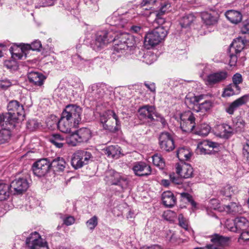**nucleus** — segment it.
<instances>
[{
    "label": "nucleus",
    "instance_id": "1a4fd4ad",
    "mask_svg": "<svg viewBox=\"0 0 249 249\" xmlns=\"http://www.w3.org/2000/svg\"><path fill=\"white\" fill-rule=\"evenodd\" d=\"M158 140L159 147L162 151L170 152L175 148L173 137L168 132H161L159 134Z\"/></svg>",
    "mask_w": 249,
    "mask_h": 249
},
{
    "label": "nucleus",
    "instance_id": "13d9d810",
    "mask_svg": "<svg viewBox=\"0 0 249 249\" xmlns=\"http://www.w3.org/2000/svg\"><path fill=\"white\" fill-rule=\"evenodd\" d=\"M232 84L239 85L242 82V75L238 73L235 74L232 77Z\"/></svg>",
    "mask_w": 249,
    "mask_h": 249
},
{
    "label": "nucleus",
    "instance_id": "3c124183",
    "mask_svg": "<svg viewBox=\"0 0 249 249\" xmlns=\"http://www.w3.org/2000/svg\"><path fill=\"white\" fill-rule=\"evenodd\" d=\"M179 225L187 230L188 229V222L187 220L183 217L182 214H179L178 216Z\"/></svg>",
    "mask_w": 249,
    "mask_h": 249
},
{
    "label": "nucleus",
    "instance_id": "79ce46f5",
    "mask_svg": "<svg viewBox=\"0 0 249 249\" xmlns=\"http://www.w3.org/2000/svg\"><path fill=\"white\" fill-rule=\"evenodd\" d=\"M42 47L41 42L39 40H36L32 42L31 44H24L22 47V51L27 50H32L33 51H39Z\"/></svg>",
    "mask_w": 249,
    "mask_h": 249
},
{
    "label": "nucleus",
    "instance_id": "864d4df0",
    "mask_svg": "<svg viewBox=\"0 0 249 249\" xmlns=\"http://www.w3.org/2000/svg\"><path fill=\"white\" fill-rule=\"evenodd\" d=\"M241 32L242 34L245 35L244 36L249 39V21L244 23L241 27Z\"/></svg>",
    "mask_w": 249,
    "mask_h": 249
},
{
    "label": "nucleus",
    "instance_id": "de8ad7c7",
    "mask_svg": "<svg viewBox=\"0 0 249 249\" xmlns=\"http://www.w3.org/2000/svg\"><path fill=\"white\" fill-rule=\"evenodd\" d=\"M153 164L159 167L160 169H163L165 165V163L163 158L161 156L158 154H155L153 157Z\"/></svg>",
    "mask_w": 249,
    "mask_h": 249
},
{
    "label": "nucleus",
    "instance_id": "a878e982",
    "mask_svg": "<svg viewBox=\"0 0 249 249\" xmlns=\"http://www.w3.org/2000/svg\"><path fill=\"white\" fill-rule=\"evenodd\" d=\"M227 18L231 23L237 24L239 23L242 18V15L239 11L234 10H229L225 13Z\"/></svg>",
    "mask_w": 249,
    "mask_h": 249
},
{
    "label": "nucleus",
    "instance_id": "b1692460",
    "mask_svg": "<svg viewBox=\"0 0 249 249\" xmlns=\"http://www.w3.org/2000/svg\"><path fill=\"white\" fill-rule=\"evenodd\" d=\"M248 96L244 95L242 97L236 99L232 103L230 104L229 106L226 108V111L229 114H233L234 111L239 107L246 104L248 101Z\"/></svg>",
    "mask_w": 249,
    "mask_h": 249
},
{
    "label": "nucleus",
    "instance_id": "a19ab883",
    "mask_svg": "<svg viewBox=\"0 0 249 249\" xmlns=\"http://www.w3.org/2000/svg\"><path fill=\"white\" fill-rule=\"evenodd\" d=\"M195 17L190 14L183 17L180 21V24L182 28L189 27L195 20Z\"/></svg>",
    "mask_w": 249,
    "mask_h": 249
},
{
    "label": "nucleus",
    "instance_id": "412c9836",
    "mask_svg": "<svg viewBox=\"0 0 249 249\" xmlns=\"http://www.w3.org/2000/svg\"><path fill=\"white\" fill-rule=\"evenodd\" d=\"M234 227L230 228L233 232H240L246 230L249 226V222L244 217H237L233 220Z\"/></svg>",
    "mask_w": 249,
    "mask_h": 249
},
{
    "label": "nucleus",
    "instance_id": "6ab92c4d",
    "mask_svg": "<svg viewBox=\"0 0 249 249\" xmlns=\"http://www.w3.org/2000/svg\"><path fill=\"white\" fill-rule=\"evenodd\" d=\"M176 169V173L181 178H187L193 176V168L189 164L177 163Z\"/></svg>",
    "mask_w": 249,
    "mask_h": 249
},
{
    "label": "nucleus",
    "instance_id": "9d476101",
    "mask_svg": "<svg viewBox=\"0 0 249 249\" xmlns=\"http://www.w3.org/2000/svg\"><path fill=\"white\" fill-rule=\"evenodd\" d=\"M140 116L143 118L147 119V123L149 126L158 124V113L156 111L154 107L145 106L139 108Z\"/></svg>",
    "mask_w": 249,
    "mask_h": 249
},
{
    "label": "nucleus",
    "instance_id": "ddd939ff",
    "mask_svg": "<svg viewBox=\"0 0 249 249\" xmlns=\"http://www.w3.org/2000/svg\"><path fill=\"white\" fill-rule=\"evenodd\" d=\"M8 113L17 118L19 121L24 120L25 113L23 106L17 100L11 101L7 106Z\"/></svg>",
    "mask_w": 249,
    "mask_h": 249
},
{
    "label": "nucleus",
    "instance_id": "dca6fc26",
    "mask_svg": "<svg viewBox=\"0 0 249 249\" xmlns=\"http://www.w3.org/2000/svg\"><path fill=\"white\" fill-rule=\"evenodd\" d=\"M19 121L17 118L9 113H5L0 115V125L3 128L10 129L15 126V123Z\"/></svg>",
    "mask_w": 249,
    "mask_h": 249
},
{
    "label": "nucleus",
    "instance_id": "4c0bfd02",
    "mask_svg": "<svg viewBox=\"0 0 249 249\" xmlns=\"http://www.w3.org/2000/svg\"><path fill=\"white\" fill-rule=\"evenodd\" d=\"M221 129L223 130V132L220 134L221 136L226 139H228L235 133L233 127L226 124L221 125Z\"/></svg>",
    "mask_w": 249,
    "mask_h": 249
},
{
    "label": "nucleus",
    "instance_id": "f03ea898",
    "mask_svg": "<svg viewBox=\"0 0 249 249\" xmlns=\"http://www.w3.org/2000/svg\"><path fill=\"white\" fill-rule=\"evenodd\" d=\"M167 31L163 26L156 27L147 33L144 37V44L151 47L158 45L167 36Z\"/></svg>",
    "mask_w": 249,
    "mask_h": 249
},
{
    "label": "nucleus",
    "instance_id": "4be33fe9",
    "mask_svg": "<svg viewBox=\"0 0 249 249\" xmlns=\"http://www.w3.org/2000/svg\"><path fill=\"white\" fill-rule=\"evenodd\" d=\"M133 170L136 176H145L151 174V168L144 162H137L133 167Z\"/></svg>",
    "mask_w": 249,
    "mask_h": 249
},
{
    "label": "nucleus",
    "instance_id": "f704fd0d",
    "mask_svg": "<svg viewBox=\"0 0 249 249\" xmlns=\"http://www.w3.org/2000/svg\"><path fill=\"white\" fill-rule=\"evenodd\" d=\"M233 127L235 133L241 132L244 131L245 122L240 116H238L233 120Z\"/></svg>",
    "mask_w": 249,
    "mask_h": 249
},
{
    "label": "nucleus",
    "instance_id": "6e6552de",
    "mask_svg": "<svg viewBox=\"0 0 249 249\" xmlns=\"http://www.w3.org/2000/svg\"><path fill=\"white\" fill-rule=\"evenodd\" d=\"M210 237L212 244H207L206 249H225L230 245L231 238L229 237L214 233Z\"/></svg>",
    "mask_w": 249,
    "mask_h": 249
},
{
    "label": "nucleus",
    "instance_id": "2eb2a0df",
    "mask_svg": "<svg viewBox=\"0 0 249 249\" xmlns=\"http://www.w3.org/2000/svg\"><path fill=\"white\" fill-rule=\"evenodd\" d=\"M51 168L50 162L47 159H42L35 162L32 166L34 174L37 177L44 176Z\"/></svg>",
    "mask_w": 249,
    "mask_h": 249
},
{
    "label": "nucleus",
    "instance_id": "bb28decb",
    "mask_svg": "<svg viewBox=\"0 0 249 249\" xmlns=\"http://www.w3.org/2000/svg\"><path fill=\"white\" fill-rule=\"evenodd\" d=\"M66 162L63 158L57 157L50 162L51 168L54 172L63 171L66 166Z\"/></svg>",
    "mask_w": 249,
    "mask_h": 249
},
{
    "label": "nucleus",
    "instance_id": "7ed1b4c3",
    "mask_svg": "<svg viewBox=\"0 0 249 249\" xmlns=\"http://www.w3.org/2000/svg\"><path fill=\"white\" fill-rule=\"evenodd\" d=\"M114 50L117 52L131 48L135 44L134 37L127 33H122L113 38Z\"/></svg>",
    "mask_w": 249,
    "mask_h": 249
},
{
    "label": "nucleus",
    "instance_id": "69168bd1",
    "mask_svg": "<svg viewBox=\"0 0 249 249\" xmlns=\"http://www.w3.org/2000/svg\"><path fill=\"white\" fill-rule=\"evenodd\" d=\"M75 219L72 216H69L64 220V223L67 226H70L74 223Z\"/></svg>",
    "mask_w": 249,
    "mask_h": 249
},
{
    "label": "nucleus",
    "instance_id": "2f4dec72",
    "mask_svg": "<svg viewBox=\"0 0 249 249\" xmlns=\"http://www.w3.org/2000/svg\"><path fill=\"white\" fill-rule=\"evenodd\" d=\"M10 186L0 181V201H4L7 199L10 194Z\"/></svg>",
    "mask_w": 249,
    "mask_h": 249
},
{
    "label": "nucleus",
    "instance_id": "4d7b16f0",
    "mask_svg": "<svg viewBox=\"0 0 249 249\" xmlns=\"http://www.w3.org/2000/svg\"><path fill=\"white\" fill-rule=\"evenodd\" d=\"M243 155L249 163V141H248L243 148Z\"/></svg>",
    "mask_w": 249,
    "mask_h": 249
},
{
    "label": "nucleus",
    "instance_id": "aec40b11",
    "mask_svg": "<svg viewBox=\"0 0 249 249\" xmlns=\"http://www.w3.org/2000/svg\"><path fill=\"white\" fill-rule=\"evenodd\" d=\"M228 73L226 71H220L210 74L207 77V82L209 85L220 83L226 79Z\"/></svg>",
    "mask_w": 249,
    "mask_h": 249
},
{
    "label": "nucleus",
    "instance_id": "393cba45",
    "mask_svg": "<svg viewBox=\"0 0 249 249\" xmlns=\"http://www.w3.org/2000/svg\"><path fill=\"white\" fill-rule=\"evenodd\" d=\"M28 77L30 83L37 86H41L46 79V77L44 75L37 72H30Z\"/></svg>",
    "mask_w": 249,
    "mask_h": 249
},
{
    "label": "nucleus",
    "instance_id": "423d86ee",
    "mask_svg": "<svg viewBox=\"0 0 249 249\" xmlns=\"http://www.w3.org/2000/svg\"><path fill=\"white\" fill-rule=\"evenodd\" d=\"M92 158L91 153L84 150H77L72 156L71 164L75 169H78L87 164Z\"/></svg>",
    "mask_w": 249,
    "mask_h": 249
},
{
    "label": "nucleus",
    "instance_id": "a18cd8bd",
    "mask_svg": "<svg viewBox=\"0 0 249 249\" xmlns=\"http://www.w3.org/2000/svg\"><path fill=\"white\" fill-rule=\"evenodd\" d=\"M66 119L63 118L61 117L59 121L57 123V126L58 129L64 133H67L70 130V122H65Z\"/></svg>",
    "mask_w": 249,
    "mask_h": 249
},
{
    "label": "nucleus",
    "instance_id": "bf43d9fd",
    "mask_svg": "<svg viewBox=\"0 0 249 249\" xmlns=\"http://www.w3.org/2000/svg\"><path fill=\"white\" fill-rule=\"evenodd\" d=\"M37 126L36 121L35 120H29L27 123V127L30 130H34Z\"/></svg>",
    "mask_w": 249,
    "mask_h": 249
},
{
    "label": "nucleus",
    "instance_id": "680f3d73",
    "mask_svg": "<svg viewBox=\"0 0 249 249\" xmlns=\"http://www.w3.org/2000/svg\"><path fill=\"white\" fill-rule=\"evenodd\" d=\"M157 1L158 0H142L141 3L142 4V5L149 6V8L152 7L153 8L154 5Z\"/></svg>",
    "mask_w": 249,
    "mask_h": 249
},
{
    "label": "nucleus",
    "instance_id": "72a5a7b5",
    "mask_svg": "<svg viewBox=\"0 0 249 249\" xmlns=\"http://www.w3.org/2000/svg\"><path fill=\"white\" fill-rule=\"evenodd\" d=\"M201 18L207 25H213L217 21V17L207 12L201 13Z\"/></svg>",
    "mask_w": 249,
    "mask_h": 249
},
{
    "label": "nucleus",
    "instance_id": "c9c22d12",
    "mask_svg": "<svg viewBox=\"0 0 249 249\" xmlns=\"http://www.w3.org/2000/svg\"><path fill=\"white\" fill-rule=\"evenodd\" d=\"M177 155L180 161H185L190 158L191 153L188 148L181 147L177 151Z\"/></svg>",
    "mask_w": 249,
    "mask_h": 249
},
{
    "label": "nucleus",
    "instance_id": "7c9ffc66",
    "mask_svg": "<svg viewBox=\"0 0 249 249\" xmlns=\"http://www.w3.org/2000/svg\"><path fill=\"white\" fill-rule=\"evenodd\" d=\"M10 52L12 55V58L14 59V60L22 59L23 56L25 58L26 57V51L27 50H25L22 51V47L20 48L18 47H16L14 48L13 47H11L9 49Z\"/></svg>",
    "mask_w": 249,
    "mask_h": 249
},
{
    "label": "nucleus",
    "instance_id": "c03bdc74",
    "mask_svg": "<svg viewBox=\"0 0 249 249\" xmlns=\"http://www.w3.org/2000/svg\"><path fill=\"white\" fill-rule=\"evenodd\" d=\"M149 6L142 5V3H140L138 9V14L144 17L149 16L153 11V8L148 7Z\"/></svg>",
    "mask_w": 249,
    "mask_h": 249
},
{
    "label": "nucleus",
    "instance_id": "4468645a",
    "mask_svg": "<svg viewBox=\"0 0 249 249\" xmlns=\"http://www.w3.org/2000/svg\"><path fill=\"white\" fill-rule=\"evenodd\" d=\"M10 191L14 194H21L25 192L29 187V183L26 178H19L13 180L10 185Z\"/></svg>",
    "mask_w": 249,
    "mask_h": 249
},
{
    "label": "nucleus",
    "instance_id": "37998d69",
    "mask_svg": "<svg viewBox=\"0 0 249 249\" xmlns=\"http://www.w3.org/2000/svg\"><path fill=\"white\" fill-rule=\"evenodd\" d=\"M11 133L7 128L0 130V144L7 142L11 137Z\"/></svg>",
    "mask_w": 249,
    "mask_h": 249
},
{
    "label": "nucleus",
    "instance_id": "cd10ccee",
    "mask_svg": "<svg viewBox=\"0 0 249 249\" xmlns=\"http://www.w3.org/2000/svg\"><path fill=\"white\" fill-rule=\"evenodd\" d=\"M163 204L167 207H172L176 203V198L170 191L164 192L162 194Z\"/></svg>",
    "mask_w": 249,
    "mask_h": 249
},
{
    "label": "nucleus",
    "instance_id": "f257e3e1",
    "mask_svg": "<svg viewBox=\"0 0 249 249\" xmlns=\"http://www.w3.org/2000/svg\"><path fill=\"white\" fill-rule=\"evenodd\" d=\"M82 109L76 105H67L62 113L61 116L70 122L71 126L76 127L81 121Z\"/></svg>",
    "mask_w": 249,
    "mask_h": 249
},
{
    "label": "nucleus",
    "instance_id": "603ef678",
    "mask_svg": "<svg viewBox=\"0 0 249 249\" xmlns=\"http://www.w3.org/2000/svg\"><path fill=\"white\" fill-rule=\"evenodd\" d=\"M230 59L229 61V65L230 66H235L237 63V57L240 56V53L236 54L234 52H230Z\"/></svg>",
    "mask_w": 249,
    "mask_h": 249
},
{
    "label": "nucleus",
    "instance_id": "6e6d98bb",
    "mask_svg": "<svg viewBox=\"0 0 249 249\" xmlns=\"http://www.w3.org/2000/svg\"><path fill=\"white\" fill-rule=\"evenodd\" d=\"M233 88L230 84L225 89L223 94V97H230L235 94V92H233Z\"/></svg>",
    "mask_w": 249,
    "mask_h": 249
},
{
    "label": "nucleus",
    "instance_id": "774afa93",
    "mask_svg": "<svg viewBox=\"0 0 249 249\" xmlns=\"http://www.w3.org/2000/svg\"><path fill=\"white\" fill-rule=\"evenodd\" d=\"M240 238L246 241H249V231H242Z\"/></svg>",
    "mask_w": 249,
    "mask_h": 249
},
{
    "label": "nucleus",
    "instance_id": "58836bf2",
    "mask_svg": "<svg viewBox=\"0 0 249 249\" xmlns=\"http://www.w3.org/2000/svg\"><path fill=\"white\" fill-rule=\"evenodd\" d=\"M211 130L210 126L206 124H203L196 129L194 133L202 136H206L210 132Z\"/></svg>",
    "mask_w": 249,
    "mask_h": 249
},
{
    "label": "nucleus",
    "instance_id": "f3484780",
    "mask_svg": "<svg viewBox=\"0 0 249 249\" xmlns=\"http://www.w3.org/2000/svg\"><path fill=\"white\" fill-rule=\"evenodd\" d=\"M249 42L245 36H240L234 39L229 48L230 52H234L236 54L241 53L246 43Z\"/></svg>",
    "mask_w": 249,
    "mask_h": 249
},
{
    "label": "nucleus",
    "instance_id": "473e14b6",
    "mask_svg": "<svg viewBox=\"0 0 249 249\" xmlns=\"http://www.w3.org/2000/svg\"><path fill=\"white\" fill-rule=\"evenodd\" d=\"M213 103L211 100H205L204 102H199L198 105H196L195 107V110L196 112H201L205 113L209 110L212 107Z\"/></svg>",
    "mask_w": 249,
    "mask_h": 249
},
{
    "label": "nucleus",
    "instance_id": "5fc2aeb1",
    "mask_svg": "<svg viewBox=\"0 0 249 249\" xmlns=\"http://www.w3.org/2000/svg\"><path fill=\"white\" fill-rule=\"evenodd\" d=\"M181 196L182 198L186 199L188 202H189L193 207H196V203L193 200V197L191 195L187 193H183L181 194Z\"/></svg>",
    "mask_w": 249,
    "mask_h": 249
},
{
    "label": "nucleus",
    "instance_id": "20e7f679",
    "mask_svg": "<svg viewBox=\"0 0 249 249\" xmlns=\"http://www.w3.org/2000/svg\"><path fill=\"white\" fill-rule=\"evenodd\" d=\"M91 137L90 129L86 127L81 128L73 132L67 139V143L71 146H76L77 143L85 142Z\"/></svg>",
    "mask_w": 249,
    "mask_h": 249
},
{
    "label": "nucleus",
    "instance_id": "0eeeda50",
    "mask_svg": "<svg viewBox=\"0 0 249 249\" xmlns=\"http://www.w3.org/2000/svg\"><path fill=\"white\" fill-rule=\"evenodd\" d=\"M112 41L113 37L107 31H101L97 33L95 38L91 42L90 45L94 50L98 51Z\"/></svg>",
    "mask_w": 249,
    "mask_h": 249
},
{
    "label": "nucleus",
    "instance_id": "ea45409f",
    "mask_svg": "<svg viewBox=\"0 0 249 249\" xmlns=\"http://www.w3.org/2000/svg\"><path fill=\"white\" fill-rule=\"evenodd\" d=\"M206 97L204 94H201L198 96H194L191 97H186L185 99V102L187 104H191L195 106L194 107L198 105L199 102L205 99Z\"/></svg>",
    "mask_w": 249,
    "mask_h": 249
},
{
    "label": "nucleus",
    "instance_id": "e2e57ef3",
    "mask_svg": "<svg viewBox=\"0 0 249 249\" xmlns=\"http://www.w3.org/2000/svg\"><path fill=\"white\" fill-rule=\"evenodd\" d=\"M11 85V82L7 79L0 80V88L6 89Z\"/></svg>",
    "mask_w": 249,
    "mask_h": 249
},
{
    "label": "nucleus",
    "instance_id": "052dcab7",
    "mask_svg": "<svg viewBox=\"0 0 249 249\" xmlns=\"http://www.w3.org/2000/svg\"><path fill=\"white\" fill-rule=\"evenodd\" d=\"M181 178L176 177L174 174L170 175V178L172 183L176 184H180L182 181Z\"/></svg>",
    "mask_w": 249,
    "mask_h": 249
},
{
    "label": "nucleus",
    "instance_id": "c756f323",
    "mask_svg": "<svg viewBox=\"0 0 249 249\" xmlns=\"http://www.w3.org/2000/svg\"><path fill=\"white\" fill-rule=\"evenodd\" d=\"M65 138L59 134H53L49 138V141L56 147L58 148H62L64 145L67 142Z\"/></svg>",
    "mask_w": 249,
    "mask_h": 249
},
{
    "label": "nucleus",
    "instance_id": "49530a36",
    "mask_svg": "<svg viewBox=\"0 0 249 249\" xmlns=\"http://www.w3.org/2000/svg\"><path fill=\"white\" fill-rule=\"evenodd\" d=\"M224 210L229 213H236L239 212L240 209V206L235 202H231L227 205H225Z\"/></svg>",
    "mask_w": 249,
    "mask_h": 249
},
{
    "label": "nucleus",
    "instance_id": "c85d7f7f",
    "mask_svg": "<svg viewBox=\"0 0 249 249\" xmlns=\"http://www.w3.org/2000/svg\"><path fill=\"white\" fill-rule=\"evenodd\" d=\"M103 150L109 158L118 159L121 154V148L117 145L107 146Z\"/></svg>",
    "mask_w": 249,
    "mask_h": 249
},
{
    "label": "nucleus",
    "instance_id": "5701e85b",
    "mask_svg": "<svg viewBox=\"0 0 249 249\" xmlns=\"http://www.w3.org/2000/svg\"><path fill=\"white\" fill-rule=\"evenodd\" d=\"M107 176H112L114 178H110L111 184L117 185L120 186L123 189L127 187L129 183L128 180L125 178L120 177V175L114 171H109L107 173Z\"/></svg>",
    "mask_w": 249,
    "mask_h": 249
},
{
    "label": "nucleus",
    "instance_id": "0e129e2a",
    "mask_svg": "<svg viewBox=\"0 0 249 249\" xmlns=\"http://www.w3.org/2000/svg\"><path fill=\"white\" fill-rule=\"evenodd\" d=\"M4 65L8 69H12L16 66V63L15 60H6L4 61Z\"/></svg>",
    "mask_w": 249,
    "mask_h": 249
},
{
    "label": "nucleus",
    "instance_id": "09e8293b",
    "mask_svg": "<svg viewBox=\"0 0 249 249\" xmlns=\"http://www.w3.org/2000/svg\"><path fill=\"white\" fill-rule=\"evenodd\" d=\"M234 191L232 186L227 185L220 190V193L223 196L230 197L234 194Z\"/></svg>",
    "mask_w": 249,
    "mask_h": 249
},
{
    "label": "nucleus",
    "instance_id": "39448f33",
    "mask_svg": "<svg viewBox=\"0 0 249 249\" xmlns=\"http://www.w3.org/2000/svg\"><path fill=\"white\" fill-rule=\"evenodd\" d=\"M100 122L105 129L110 132H115L118 129L116 126L119 124V121L113 110H108L101 116Z\"/></svg>",
    "mask_w": 249,
    "mask_h": 249
},
{
    "label": "nucleus",
    "instance_id": "8fccbe9b",
    "mask_svg": "<svg viewBox=\"0 0 249 249\" xmlns=\"http://www.w3.org/2000/svg\"><path fill=\"white\" fill-rule=\"evenodd\" d=\"M98 224V219L96 216H93L86 222L87 227L90 230H93Z\"/></svg>",
    "mask_w": 249,
    "mask_h": 249
},
{
    "label": "nucleus",
    "instance_id": "e433bc0d",
    "mask_svg": "<svg viewBox=\"0 0 249 249\" xmlns=\"http://www.w3.org/2000/svg\"><path fill=\"white\" fill-rule=\"evenodd\" d=\"M77 59L79 61L77 66L81 70H88V68L92 65V61L91 60L85 59L80 55H77Z\"/></svg>",
    "mask_w": 249,
    "mask_h": 249
},
{
    "label": "nucleus",
    "instance_id": "f8f14e48",
    "mask_svg": "<svg viewBox=\"0 0 249 249\" xmlns=\"http://www.w3.org/2000/svg\"><path fill=\"white\" fill-rule=\"evenodd\" d=\"M180 127L182 131L190 133H194L195 129V117L190 111L186 112L180 116Z\"/></svg>",
    "mask_w": 249,
    "mask_h": 249
},
{
    "label": "nucleus",
    "instance_id": "a211bd4d",
    "mask_svg": "<svg viewBox=\"0 0 249 249\" xmlns=\"http://www.w3.org/2000/svg\"><path fill=\"white\" fill-rule=\"evenodd\" d=\"M219 146V144L217 142L210 141H204L198 144V149L201 154H212L217 151L213 150V149H217Z\"/></svg>",
    "mask_w": 249,
    "mask_h": 249
},
{
    "label": "nucleus",
    "instance_id": "9b49d317",
    "mask_svg": "<svg viewBox=\"0 0 249 249\" xmlns=\"http://www.w3.org/2000/svg\"><path fill=\"white\" fill-rule=\"evenodd\" d=\"M25 243L29 249H49L47 243L43 241L36 231L31 233L26 238Z\"/></svg>",
    "mask_w": 249,
    "mask_h": 249
},
{
    "label": "nucleus",
    "instance_id": "338daca9",
    "mask_svg": "<svg viewBox=\"0 0 249 249\" xmlns=\"http://www.w3.org/2000/svg\"><path fill=\"white\" fill-rule=\"evenodd\" d=\"M157 117H158V123L160 122L162 124V127H164L167 124L164 118L159 113H158V115H157Z\"/></svg>",
    "mask_w": 249,
    "mask_h": 249
}]
</instances>
